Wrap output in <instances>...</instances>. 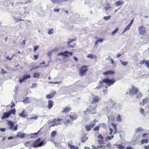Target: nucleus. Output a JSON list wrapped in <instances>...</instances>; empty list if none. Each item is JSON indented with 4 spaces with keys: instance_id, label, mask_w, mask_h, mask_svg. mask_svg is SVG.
Wrapping results in <instances>:
<instances>
[{
    "instance_id": "1",
    "label": "nucleus",
    "mask_w": 149,
    "mask_h": 149,
    "mask_svg": "<svg viewBox=\"0 0 149 149\" xmlns=\"http://www.w3.org/2000/svg\"><path fill=\"white\" fill-rule=\"evenodd\" d=\"M116 82V80L114 79H110L108 78H106L102 81H99V84L95 88L97 89H99L102 86L105 87L107 89L109 86L113 84Z\"/></svg>"
},
{
    "instance_id": "2",
    "label": "nucleus",
    "mask_w": 149,
    "mask_h": 149,
    "mask_svg": "<svg viewBox=\"0 0 149 149\" xmlns=\"http://www.w3.org/2000/svg\"><path fill=\"white\" fill-rule=\"evenodd\" d=\"M96 105H91L87 109L86 111H84V113H86V112H88L89 113L92 114L95 113L96 111L95 112V111L96 110Z\"/></svg>"
},
{
    "instance_id": "3",
    "label": "nucleus",
    "mask_w": 149,
    "mask_h": 149,
    "mask_svg": "<svg viewBox=\"0 0 149 149\" xmlns=\"http://www.w3.org/2000/svg\"><path fill=\"white\" fill-rule=\"evenodd\" d=\"M41 138H38L36 141H35L33 144V146L34 148H37L42 146L45 142V141L43 140L41 141Z\"/></svg>"
},
{
    "instance_id": "4",
    "label": "nucleus",
    "mask_w": 149,
    "mask_h": 149,
    "mask_svg": "<svg viewBox=\"0 0 149 149\" xmlns=\"http://www.w3.org/2000/svg\"><path fill=\"white\" fill-rule=\"evenodd\" d=\"M7 123L10 130H14V131H16L17 130L18 125L17 124H16L14 127L15 124L12 121L8 120Z\"/></svg>"
},
{
    "instance_id": "5",
    "label": "nucleus",
    "mask_w": 149,
    "mask_h": 149,
    "mask_svg": "<svg viewBox=\"0 0 149 149\" xmlns=\"http://www.w3.org/2000/svg\"><path fill=\"white\" fill-rule=\"evenodd\" d=\"M139 33L141 35H144L146 33L145 27L143 26H141L138 28Z\"/></svg>"
},
{
    "instance_id": "6",
    "label": "nucleus",
    "mask_w": 149,
    "mask_h": 149,
    "mask_svg": "<svg viewBox=\"0 0 149 149\" xmlns=\"http://www.w3.org/2000/svg\"><path fill=\"white\" fill-rule=\"evenodd\" d=\"M87 67L86 65H84L81 67L79 70V74L81 76L83 75L84 74L87 70Z\"/></svg>"
},
{
    "instance_id": "7",
    "label": "nucleus",
    "mask_w": 149,
    "mask_h": 149,
    "mask_svg": "<svg viewBox=\"0 0 149 149\" xmlns=\"http://www.w3.org/2000/svg\"><path fill=\"white\" fill-rule=\"evenodd\" d=\"M139 91L137 88L134 86L132 87V89L130 91L129 93L131 95H133L135 94Z\"/></svg>"
},
{
    "instance_id": "8",
    "label": "nucleus",
    "mask_w": 149,
    "mask_h": 149,
    "mask_svg": "<svg viewBox=\"0 0 149 149\" xmlns=\"http://www.w3.org/2000/svg\"><path fill=\"white\" fill-rule=\"evenodd\" d=\"M67 54H69L70 55L72 56L73 54V53L72 52H70L67 51H66L64 52H62L58 53L57 55H62L68 56V55H67Z\"/></svg>"
},
{
    "instance_id": "9",
    "label": "nucleus",
    "mask_w": 149,
    "mask_h": 149,
    "mask_svg": "<svg viewBox=\"0 0 149 149\" xmlns=\"http://www.w3.org/2000/svg\"><path fill=\"white\" fill-rule=\"evenodd\" d=\"M61 120H63L62 118L60 119L58 118L57 119L54 118L53 120L52 121H51L50 122H54L55 123L56 125H59L61 124V123L59 122V121Z\"/></svg>"
},
{
    "instance_id": "10",
    "label": "nucleus",
    "mask_w": 149,
    "mask_h": 149,
    "mask_svg": "<svg viewBox=\"0 0 149 149\" xmlns=\"http://www.w3.org/2000/svg\"><path fill=\"white\" fill-rule=\"evenodd\" d=\"M93 101L91 102L92 104H96L99 101L98 97L97 96H94L93 97Z\"/></svg>"
},
{
    "instance_id": "11",
    "label": "nucleus",
    "mask_w": 149,
    "mask_h": 149,
    "mask_svg": "<svg viewBox=\"0 0 149 149\" xmlns=\"http://www.w3.org/2000/svg\"><path fill=\"white\" fill-rule=\"evenodd\" d=\"M54 102L51 100H49L48 101V105L47 107L49 109H50L52 107Z\"/></svg>"
},
{
    "instance_id": "12",
    "label": "nucleus",
    "mask_w": 149,
    "mask_h": 149,
    "mask_svg": "<svg viewBox=\"0 0 149 149\" xmlns=\"http://www.w3.org/2000/svg\"><path fill=\"white\" fill-rule=\"evenodd\" d=\"M115 72L113 70H109L103 73V74L104 75L113 74Z\"/></svg>"
},
{
    "instance_id": "13",
    "label": "nucleus",
    "mask_w": 149,
    "mask_h": 149,
    "mask_svg": "<svg viewBox=\"0 0 149 149\" xmlns=\"http://www.w3.org/2000/svg\"><path fill=\"white\" fill-rule=\"evenodd\" d=\"M25 135V134L20 132H19L17 133V136H16V137H18L19 138L23 139Z\"/></svg>"
},
{
    "instance_id": "14",
    "label": "nucleus",
    "mask_w": 149,
    "mask_h": 149,
    "mask_svg": "<svg viewBox=\"0 0 149 149\" xmlns=\"http://www.w3.org/2000/svg\"><path fill=\"white\" fill-rule=\"evenodd\" d=\"M113 107L116 110H119L121 109V105L118 104H113Z\"/></svg>"
},
{
    "instance_id": "15",
    "label": "nucleus",
    "mask_w": 149,
    "mask_h": 149,
    "mask_svg": "<svg viewBox=\"0 0 149 149\" xmlns=\"http://www.w3.org/2000/svg\"><path fill=\"white\" fill-rule=\"evenodd\" d=\"M68 146L71 149H79V147L78 146H75L73 145L72 143L70 142L68 143Z\"/></svg>"
},
{
    "instance_id": "16",
    "label": "nucleus",
    "mask_w": 149,
    "mask_h": 149,
    "mask_svg": "<svg viewBox=\"0 0 149 149\" xmlns=\"http://www.w3.org/2000/svg\"><path fill=\"white\" fill-rule=\"evenodd\" d=\"M124 2L123 1L120 0L115 3L114 4L116 6H118L123 5Z\"/></svg>"
},
{
    "instance_id": "17",
    "label": "nucleus",
    "mask_w": 149,
    "mask_h": 149,
    "mask_svg": "<svg viewBox=\"0 0 149 149\" xmlns=\"http://www.w3.org/2000/svg\"><path fill=\"white\" fill-rule=\"evenodd\" d=\"M10 115L8 112H6L4 113L3 116L1 117L2 119H3L5 118H8L10 116Z\"/></svg>"
},
{
    "instance_id": "18",
    "label": "nucleus",
    "mask_w": 149,
    "mask_h": 149,
    "mask_svg": "<svg viewBox=\"0 0 149 149\" xmlns=\"http://www.w3.org/2000/svg\"><path fill=\"white\" fill-rule=\"evenodd\" d=\"M88 139V137L86 136V135H84L81 136V140L82 142L84 143Z\"/></svg>"
},
{
    "instance_id": "19",
    "label": "nucleus",
    "mask_w": 149,
    "mask_h": 149,
    "mask_svg": "<svg viewBox=\"0 0 149 149\" xmlns=\"http://www.w3.org/2000/svg\"><path fill=\"white\" fill-rule=\"evenodd\" d=\"M67 45L68 46V47L69 48H73L75 45V44L74 43H72L71 42V41H69L67 43Z\"/></svg>"
},
{
    "instance_id": "20",
    "label": "nucleus",
    "mask_w": 149,
    "mask_h": 149,
    "mask_svg": "<svg viewBox=\"0 0 149 149\" xmlns=\"http://www.w3.org/2000/svg\"><path fill=\"white\" fill-rule=\"evenodd\" d=\"M19 116L23 118H25L27 116V114L25 113L24 110H23L21 113L19 114Z\"/></svg>"
},
{
    "instance_id": "21",
    "label": "nucleus",
    "mask_w": 149,
    "mask_h": 149,
    "mask_svg": "<svg viewBox=\"0 0 149 149\" xmlns=\"http://www.w3.org/2000/svg\"><path fill=\"white\" fill-rule=\"evenodd\" d=\"M111 8V6L110 4L109 3H107L106 4V6L104 7V9L106 11H108Z\"/></svg>"
},
{
    "instance_id": "22",
    "label": "nucleus",
    "mask_w": 149,
    "mask_h": 149,
    "mask_svg": "<svg viewBox=\"0 0 149 149\" xmlns=\"http://www.w3.org/2000/svg\"><path fill=\"white\" fill-rule=\"evenodd\" d=\"M70 108L69 107H65L61 111L62 113H67L70 111Z\"/></svg>"
},
{
    "instance_id": "23",
    "label": "nucleus",
    "mask_w": 149,
    "mask_h": 149,
    "mask_svg": "<svg viewBox=\"0 0 149 149\" xmlns=\"http://www.w3.org/2000/svg\"><path fill=\"white\" fill-rule=\"evenodd\" d=\"M52 2L54 3H61L63 1H65L66 0H51Z\"/></svg>"
},
{
    "instance_id": "24",
    "label": "nucleus",
    "mask_w": 149,
    "mask_h": 149,
    "mask_svg": "<svg viewBox=\"0 0 149 149\" xmlns=\"http://www.w3.org/2000/svg\"><path fill=\"white\" fill-rule=\"evenodd\" d=\"M41 129H40L37 132L35 133H33V134L31 133V134H30V135H31V136L30 137V138H31H31H35L36 137H35L34 136H33V135L36 136V135H37L38 134V133H39V132L40 131Z\"/></svg>"
},
{
    "instance_id": "25",
    "label": "nucleus",
    "mask_w": 149,
    "mask_h": 149,
    "mask_svg": "<svg viewBox=\"0 0 149 149\" xmlns=\"http://www.w3.org/2000/svg\"><path fill=\"white\" fill-rule=\"evenodd\" d=\"M23 102L25 103H29V97H26L23 100Z\"/></svg>"
},
{
    "instance_id": "26",
    "label": "nucleus",
    "mask_w": 149,
    "mask_h": 149,
    "mask_svg": "<svg viewBox=\"0 0 149 149\" xmlns=\"http://www.w3.org/2000/svg\"><path fill=\"white\" fill-rule=\"evenodd\" d=\"M121 64L124 66H126L128 64V62L123 61L121 60H120V61Z\"/></svg>"
},
{
    "instance_id": "27",
    "label": "nucleus",
    "mask_w": 149,
    "mask_h": 149,
    "mask_svg": "<svg viewBox=\"0 0 149 149\" xmlns=\"http://www.w3.org/2000/svg\"><path fill=\"white\" fill-rule=\"evenodd\" d=\"M117 148L119 149H124L125 148V146L120 144L117 145Z\"/></svg>"
},
{
    "instance_id": "28",
    "label": "nucleus",
    "mask_w": 149,
    "mask_h": 149,
    "mask_svg": "<svg viewBox=\"0 0 149 149\" xmlns=\"http://www.w3.org/2000/svg\"><path fill=\"white\" fill-rule=\"evenodd\" d=\"M99 124L100 127H101L102 128H105L107 127L106 124L104 123H100Z\"/></svg>"
},
{
    "instance_id": "29",
    "label": "nucleus",
    "mask_w": 149,
    "mask_h": 149,
    "mask_svg": "<svg viewBox=\"0 0 149 149\" xmlns=\"http://www.w3.org/2000/svg\"><path fill=\"white\" fill-rule=\"evenodd\" d=\"M130 26H129V25H128L124 29L122 33V34L126 32L127 31L129 30L130 29Z\"/></svg>"
},
{
    "instance_id": "30",
    "label": "nucleus",
    "mask_w": 149,
    "mask_h": 149,
    "mask_svg": "<svg viewBox=\"0 0 149 149\" xmlns=\"http://www.w3.org/2000/svg\"><path fill=\"white\" fill-rule=\"evenodd\" d=\"M148 142V139H143L141 141V144H143L144 143H147Z\"/></svg>"
},
{
    "instance_id": "31",
    "label": "nucleus",
    "mask_w": 149,
    "mask_h": 149,
    "mask_svg": "<svg viewBox=\"0 0 149 149\" xmlns=\"http://www.w3.org/2000/svg\"><path fill=\"white\" fill-rule=\"evenodd\" d=\"M57 133V132L55 131H54L53 132H52L51 133V137L52 138H54L55 136V135H56V134Z\"/></svg>"
},
{
    "instance_id": "32",
    "label": "nucleus",
    "mask_w": 149,
    "mask_h": 149,
    "mask_svg": "<svg viewBox=\"0 0 149 149\" xmlns=\"http://www.w3.org/2000/svg\"><path fill=\"white\" fill-rule=\"evenodd\" d=\"M39 73L38 72H36L33 74V77L34 78H39Z\"/></svg>"
},
{
    "instance_id": "33",
    "label": "nucleus",
    "mask_w": 149,
    "mask_h": 149,
    "mask_svg": "<svg viewBox=\"0 0 149 149\" xmlns=\"http://www.w3.org/2000/svg\"><path fill=\"white\" fill-rule=\"evenodd\" d=\"M15 109H14L11 110L9 111L8 112L10 114V115L11 114H14L15 112Z\"/></svg>"
},
{
    "instance_id": "34",
    "label": "nucleus",
    "mask_w": 149,
    "mask_h": 149,
    "mask_svg": "<svg viewBox=\"0 0 149 149\" xmlns=\"http://www.w3.org/2000/svg\"><path fill=\"white\" fill-rule=\"evenodd\" d=\"M143 130L142 128L141 127H139L137 128L135 130V131L137 133H138L140 131H142Z\"/></svg>"
},
{
    "instance_id": "35",
    "label": "nucleus",
    "mask_w": 149,
    "mask_h": 149,
    "mask_svg": "<svg viewBox=\"0 0 149 149\" xmlns=\"http://www.w3.org/2000/svg\"><path fill=\"white\" fill-rule=\"evenodd\" d=\"M113 138V136H112L111 137L107 136L105 138V140L107 141H108L109 140H111Z\"/></svg>"
},
{
    "instance_id": "36",
    "label": "nucleus",
    "mask_w": 149,
    "mask_h": 149,
    "mask_svg": "<svg viewBox=\"0 0 149 149\" xmlns=\"http://www.w3.org/2000/svg\"><path fill=\"white\" fill-rule=\"evenodd\" d=\"M54 32V29H50L49 30L48 33L49 35H51Z\"/></svg>"
},
{
    "instance_id": "37",
    "label": "nucleus",
    "mask_w": 149,
    "mask_h": 149,
    "mask_svg": "<svg viewBox=\"0 0 149 149\" xmlns=\"http://www.w3.org/2000/svg\"><path fill=\"white\" fill-rule=\"evenodd\" d=\"M23 77L24 79V80H25L28 78H30V76L29 74H28V75L25 74L23 76Z\"/></svg>"
},
{
    "instance_id": "38",
    "label": "nucleus",
    "mask_w": 149,
    "mask_h": 149,
    "mask_svg": "<svg viewBox=\"0 0 149 149\" xmlns=\"http://www.w3.org/2000/svg\"><path fill=\"white\" fill-rule=\"evenodd\" d=\"M53 97V95L52 94L47 95L46 97V98L47 99H50L52 98Z\"/></svg>"
},
{
    "instance_id": "39",
    "label": "nucleus",
    "mask_w": 149,
    "mask_h": 149,
    "mask_svg": "<svg viewBox=\"0 0 149 149\" xmlns=\"http://www.w3.org/2000/svg\"><path fill=\"white\" fill-rule=\"evenodd\" d=\"M85 128H86V130L87 131H89L91 130V128L89 125H87V126H86L85 127Z\"/></svg>"
},
{
    "instance_id": "40",
    "label": "nucleus",
    "mask_w": 149,
    "mask_h": 149,
    "mask_svg": "<svg viewBox=\"0 0 149 149\" xmlns=\"http://www.w3.org/2000/svg\"><path fill=\"white\" fill-rule=\"evenodd\" d=\"M117 121L119 122H120L121 121V116L120 115H118L117 117Z\"/></svg>"
},
{
    "instance_id": "41",
    "label": "nucleus",
    "mask_w": 149,
    "mask_h": 149,
    "mask_svg": "<svg viewBox=\"0 0 149 149\" xmlns=\"http://www.w3.org/2000/svg\"><path fill=\"white\" fill-rule=\"evenodd\" d=\"M100 127L99 124L98 125L96 126L93 129V130L94 131H98L99 130Z\"/></svg>"
},
{
    "instance_id": "42",
    "label": "nucleus",
    "mask_w": 149,
    "mask_h": 149,
    "mask_svg": "<svg viewBox=\"0 0 149 149\" xmlns=\"http://www.w3.org/2000/svg\"><path fill=\"white\" fill-rule=\"evenodd\" d=\"M142 96V95L141 93L139 92L136 95V97L137 98H140Z\"/></svg>"
},
{
    "instance_id": "43",
    "label": "nucleus",
    "mask_w": 149,
    "mask_h": 149,
    "mask_svg": "<svg viewBox=\"0 0 149 149\" xmlns=\"http://www.w3.org/2000/svg\"><path fill=\"white\" fill-rule=\"evenodd\" d=\"M7 73V72L3 69L1 68V73L3 74H5Z\"/></svg>"
},
{
    "instance_id": "44",
    "label": "nucleus",
    "mask_w": 149,
    "mask_h": 149,
    "mask_svg": "<svg viewBox=\"0 0 149 149\" xmlns=\"http://www.w3.org/2000/svg\"><path fill=\"white\" fill-rule=\"evenodd\" d=\"M145 65L146 66V67H147V68L148 69H149V61L148 60H147V61H146V62L145 63Z\"/></svg>"
},
{
    "instance_id": "45",
    "label": "nucleus",
    "mask_w": 149,
    "mask_h": 149,
    "mask_svg": "<svg viewBox=\"0 0 149 149\" xmlns=\"http://www.w3.org/2000/svg\"><path fill=\"white\" fill-rule=\"evenodd\" d=\"M118 28H117L115 29V30L113 31L111 33V35H113L114 34H115L118 31Z\"/></svg>"
},
{
    "instance_id": "46",
    "label": "nucleus",
    "mask_w": 149,
    "mask_h": 149,
    "mask_svg": "<svg viewBox=\"0 0 149 149\" xmlns=\"http://www.w3.org/2000/svg\"><path fill=\"white\" fill-rule=\"evenodd\" d=\"M113 127H114V130H115L113 133L114 134H116L117 133V129L116 126L115 125H114Z\"/></svg>"
},
{
    "instance_id": "47",
    "label": "nucleus",
    "mask_w": 149,
    "mask_h": 149,
    "mask_svg": "<svg viewBox=\"0 0 149 149\" xmlns=\"http://www.w3.org/2000/svg\"><path fill=\"white\" fill-rule=\"evenodd\" d=\"M111 17V16H104L103 17V18L105 20H108Z\"/></svg>"
},
{
    "instance_id": "48",
    "label": "nucleus",
    "mask_w": 149,
    "mask_h": 149,
    "mask_svg": "<svg viewBox=\"0 0 149 149\" xmlns=\"http://www.w3.org/2000/svg\"><path fill=\"white\" fill-rule=\"evenodd\" d=\"M37 84L36 83L33 84L31 88H36L37 87Z\"/></svg>"
},
{
    "instance_id": "49",
    "label": "nucleus",
    "mask_w": 149,
    "mask_h": 149,
    "mask_svg": "<svg viewBox=\"0 0 149 149\" xmlns=\"http://www.w3.org/2000/svg\"><path fill=\"white\" fill-rule=\"evenodd\" d=\"M70 119H71L72 121L75 120L77 119V118L76 117V116L74 117L72 116H70Z\"/></svg>"
},
{
    "instance_id": "50",
    "label": "nucleus",
    "mask_w": 149,
    "mask_h": 149,
    "mask_svg": "<svg viewBox=\"0 0 149 149\" xmlns=\"http://www.w3.org/2000/svg\"><path fill=\"white\" fill-rule=\"evenodd\" d=\"M148 99H144L142 101L143 103L142 105H143V104H146L147 102H148Z\"/></svg>"
},
{
    "instance_id": "51",
    "label": "nucleus",
    "mask_w": 149,
    "mask_h": 149,
    "mask_svg": "<svg viewBox=\"0 0 149 149\" xmlns=\"http://www.w3.org/2000/svg\"><path fill=\"white\" fill-rule=\"evenodd\" d=\"M89 125L91 128H92L95 125V123L94 122L93 123H91Z\"/></svg>"
},
{
    "instance_id": "52",
    "label": "nucleus",
    "mask_w": 149,
    "mask_h": 149,
    "mask_svg": "<svg viewBox=\"0 0 149 149\" xmlns=\"http://www.w3.org/2000/svg\"><path fill=\"white\" fill-rule=\"evenodd\" d=\"M38 118V116H35L33 117H31L29 118V119H34L35 120H37Z\"/></svg>"
},
{
    "instance_id": "53",
    "label": "nucleus",
    "mask_w": 149,
    "mask_h": 149,
    "mask_svg": "<svg viewBox=\"0 0 149 149\" xmlns=\"http://www.w3.org/2000/svg\"><path fill=\"white\" fill-rule=\"evenodd\" d=\"M87 57L93 58V55L92 54H89L88 55Z\"/></svg>"
},
{
    "instance_id": "54",
    "label": "nucleus",
    "mask_w": 149,
    "mask_h": 149,
    "mask_svg": "<svg viewBox=\"0 0 149 149\" xmlns=\"http://www.w3.org/2000/svg\"><path fill=\"white\" fill-rule=\"evenodd\" d=\"M146 62V61H145V60H143L142 61H140L139 62V64L141 65H142L143 64L145 63V62Z\"/></svg>"
},
{
    "instance_id": "55",
    "label": "nucleus",
    "mask_w": 149,
    "mask_h": 149,
    "mask_svg": "<svg viewBox=\"0 0 149 149\" xmlns=\"http://www.w3.org/2000/svg\"><path fill=\"white\" fill-rule=\"evenodd\" d=\"M97 137L98 139H99L101 140H102L103 139V137L101 134H99L98 136Z\"/></svg>"
},
{
    "instance_id": "56",
    "label": "nucleus",
    "mask_w": 149,
    "mask_h": 149,
    "mask_svg": "<svg viewBox=\"0 0 149 149\" xmlns=\"http://www.w3.org/2000/svg\"><path fill=\"white\" fill-rule=\"evenodd\" d=\"M103 39L102 38H99L97 40V42H100L103 41Z\"/></svg>"
},
{
    "instance_id": "57",
    "label": "nucleus",
    "mask_w": 149,
    "mask_h": 149,
    "mask_svg": "<svg viewBox=\"0 0 149 149\" xmlns=\"http://www.w3.org/2000/svg\"><path fill=\"white\" fill-rule=\"evenodd\" d=\"M134 21V18H133L131 21V22H130V23L128 25L131 26L132 24H133V22Z\"/></svg>"
},
{
    "instance_id": "58",
    "label": "nucleus",
    "mask_w": 149,
    "mask_h": 149,
    "mask_svg": "<svg viewBox=\"0 0 149 149\" xmlns=\"http://www.w3.org/2000/svg\"><path fill=\"white\" fill-rule=\"evenodd\" d=\"M24 80H25L24 78L19 79V81L20 83H22Z\"/></svg>"
},
{
    "instance_id": "59",
    "label": "nucleus",
    "mask_w": 149,
    "mask_h": 149,
    "mask_svg": "<svg viewBox=\"0 0 149 149\" xmlns=\"http://www.w3.org/2000/svg\"><path fill=\"white\" fill-rule=\"evenodd\" d=\"M38 48V46H36L34 47V51H36Z\"/></svg>"
},
{
    "instance_id": "60",
    "label": "nucleus",
    "mask_w": 149,
    "mask_h": 149,
    "mask_svg": "<svg viewBox=\"0 0 149 149\" xmlns=\"http://www.w3.org/2000/svg\"><path fill=\"white\" fill-rule=\"evenodd\" d=\"M125 149H134V147L132 146H128Z\"/></svg>"
},
{
    "instance_id": "61",
    "label": "nucleus",
    "mask_w": 149,
    "mask_h": 149,
    "mask_svg": "<svg viewBox=\"0 0 149 149\" xmlns=\"http://www.w3.org/2000/svg\"><path fill=\"white\" fill-rule=\"evenodd\" d=\"M144 110L143 109H140V111L141 112V113L143 115L144 113Z\"/></svg>"
},
{
    "instance_id": "62",
    "label": "nucleus",
    "mask_w": 149,
    "mask_h": 149,
    "mask_svg": "<svg viewBox=\"0 0 149 149\" xmlns=\"http://www.w3.org/2000/svg\"><path fill=\"white\" fill-rule=\"evenodd\" d=\"M13 56L11 58H10L9 56H8L6 57V58L8 60H11L12 59L13 57Z\"/></svg>"
},
{
    "instance_id": "63",
    "label": "nucleus",
    "mask_w": 149,
    "mask_h": 149,
    "mask_svg": "<svg viewBox=\"0 0 149 149\" xmlns=\"http://www.w3.org/2000/svg\"><path fill=\"white\" fill-rule=\"evenodd\" d=\"M149 135V133L148 134H143L142 136V137L143 138H145L146 137V136L148 135Z\"/></svg>"
},
{
    "instance_id": "64",
    "label": "nucleus",
    "mask_w": 149,
    "mask_h": 149,
    "mask_svg": "<svg viewBox=\"0 0 149 149\" xmlns=\"http://www.w3.org/2000/svg\"><path fill=\"white\" fill-rule=\"evenodd\" d=\"M144 148L145 149H149V145L148 146H145Z\"/></svg>"
}]
</instances>
